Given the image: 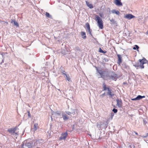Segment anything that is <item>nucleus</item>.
Returning a JSON list of instances; mask_svg holds the SVG:
<instances>
[{
    "instance_id": "obj_28",
    "label": "nucleus",
    "mask_w": 148,
    "mask_h": 148,
    "mask_svg": "<svg viewBox=\"0 0 148 148\" xmlns=\"http://www.w3.org/2000/svg\"><path fill=\"white\" fill-rule=\"evenodd\" d=\"M115 13L117 15H119L120 14V12L118 11H116V12H115Z\"/></svg>"
},
{
    "instance_id": "obj_20",
    "label": "nucleus",
    "mask_w": 148,
    "mask_h": 148,
    "mask_svg": "<svg viewBox=\"0 0 148 148\" xmlns=\"http://www.w3.org/2000/svg\"><path fill=\"white\" fill-rule=\"evenodd\" d=\"M63 74L64 75H66V79L69 82L71 80V79H70V77L69 76V75H68V76L66 75L65 73H63Z\"/></svg>"
},
{
    "instance_id": "obj_18",
    "label": "nucleus",
    "mask_w": 148,
    "mask_h": 148,
    "mask_svg": "<svg viewBox=\"0 0 148 148\" xmlns=\"http://www.w3.org/2000/svg\"><path fill=\"white\" fill-rule=\"evenodd\" d=\"M67 112L66 113L68 115L71 116L74 115L75 114V112Z\"/></svg>"
},
{
    "instance_id": "obj_6",
    "label": "nucleus",
    "mask_w": 148,
    "mask_h": 148,
    "mask_svg": "<svg viewBox=\"0 0 148 148\" xmlns=\"http://www.w3.org/2000/svg\"><path fill=\"white\" fill-rule=\"evenodd\" d=\"M97 71L98 73H99L100 75L101 76V77L104 78V77L105 76V73H106V71H103L101 69H97Z\"/></svg>"
},
{
    "instance_id": "obj_27",
    "label": "nucleus",
    "mask_w": 148,
    "mask_h": 148,
    "mask_svg": "<svg viewBox=\"0 0 148 148\" xmlns=\"http://www.w3.org/2000/svg\"><path fill=\"white\" fill-rule=\"evenodd\" d=\"M99 52L100 53H105V52H104V51L103 50H102L101 49V48H99Z\"/></svg>"
},
{
    "instance_id": "obj_2",
    "label": "nucleus",
    "mask_w": 148,
    "mask_h": 148,
    "mask_svg": "<svg viewBox=\"0 0 148 148\" xmlns=\"http://www.w3.org/2000/svg\"><path fill=\"white\" fill-rule=\"evenodd\" d=\"M95 20L97 22L99 28L102 29L103 28V24L102 19L99 16L96 15Z\"/></svg>"
},
{
    "instance_id": "obj_40",
    "label": "nucleus",
    "mask_w": 148,
    "mask_h": 148,
    "mask_svg": "<svg viewBox=\"0 0 148 148\" xmlns=\"http://www.w3.org/2000/svg\"><path fill=\"white\" fill-rule=\"evenodd\" d=\"M105 93H103L102 95H104Z\"/></svg>"
},
{
    "instance_id": "obj_29",
    "label": "nucleus",
    "mask_w": 148,
    "mask_h": 148,
    "mask_svg": "<svg viewBox=\"0 0 148 148\" xmlns=\"http://www.w3.org/2000/svg\"><path fill=\"white\" fill-rule=\"evenodd\" d=\"M88 31L89 34H90V35H92V34H91V30L90 29L88 30Z\"/></svg>"
},
{
    "instance_id": "obj_1",
    "label": "nucleus",
    "mask_w": 148,
    "mask_h": 148,
    "mask_svg": "<svg viewBox=\"0 0 148 148\" xmlns=\"http://www.w3.org/2000/svg\"><path fill=\"white\" fill-rule=\"evenodd\" d=\"M102 87L103 89V90H107V95L109 96L110 97H112L114 96V94L113 93L112 90L110 89L109 87H107V85L105 82H103L102 84Z\"/></svg>"
},
{
    "instance_id": "obj_15",
    "label": "nucleus",
    "mask_w": 148,
    "mask_h": 148,
    "mask_svg": "<svg viewBox=\"0 0 148 148\" xmlns=\"http://www.w3.org/2000/svg\"><path fill=\"white\" fill-rule=\"evenodd\" d=\"M81 34L82 36V38L84 39H85L86 38V33L85 32H81Z\"/></svg>"
},
{
    "instance_id": "obj_4",
    "label": "nucleus",
    "mask_w": 148,
    "mask_h": 148,
    "mask_svg": "<svg viewBox=\"0 0 148 148\" xmlns=\"http://www.w3.org/2000/svg\"><path fill=\"white\" fill-rule=\"evenodd\" d=\"M37 140H34L32 142V143H27L26 144V145L29 148H31L34 145L35 146L37 144Z\"/></svg>"
},
{
    "instance_id": "obj_13",
    "label": "nucleus",
    "mask_w": 148,
    "mask_h": 148,
    "mask_svg": "<svg viewBox=\"0 0 148 148\" xmlns=\"http://www.w3.org/2000/svg\"><path fill=\"white\" fill-rule=\"evenodd\" d=\"M117 56H118V64H119V65H120L121 64V63L122 61V57L121 56L119 55V54H117Z\"/></svg>"
},
{
    "instance_id": "obj_35",
    "label": "nucleus",
    "mask_w": 148,
    "mask_h": 148,
    "mask_svg": "<svg viewBox=\"0 0 148 148\" xmlns=\"http://www.w3.org/2000/svg\"><path fill=\"white\" fill-rule=\"evenodd\" d=\"M134 132V133H135L137 135H138V134L136 132H135V131Z\"/></svg>"
},
{
    "instance_id": "obj_39",
    "label": "nucleus",
    "mask_w": 148,
    "mask_h": 148,
    "mask_svg": "<svg viewBox=\"0 0 148 148\" xmlns=\"http://www.w3.org/2000/svg\"><path fill=\"white\" fill-rule=\"evenodd\" d=\"M3 21H0V22H2Z\"/></svg>"
},
{
    "instance_id": "obj_24",
    "label": "nucleus",
    "mask_w": 148,
    "mask_h": 148,
    "mask_svg": "<svg viewBox=\"0 0 148 148\" xmlns=\"http://www.w3.org/2000/svg\"><path fill=\"white\" fill-rule=\"evenodd\" d=\"M13 134L14 136H16V138H17V136L18 135V132H15Z\"/></svg>"
},
{
    "instance_id": "obj_5",
    "label": "nucleus",
    "mask_w": 148,
    "mask_h": 148,
    "mask_svg": "<svg viewBox=\"0 0 148 148\" xmlns=\"http://www.w3.org/2000/svg\"><path fill=\"white\" fill-rule=\"evenodd\" d=\"M67 135L68 133L67 132L62 133L61 134V136L59 138V140H65L67 137Z\"/></svg>"
},
{
    "instance_id": "obj_9",
    "label": "nucleus",
    "mask_w": 148,
    "mask_h": 148,
    "mask_svg": "<svg viewBox=\"0 0 148 148\" xmlns=\"http://www.w3.org/2000/svg\"><path fill=\"white\" fill-rule=\"evenodd\" d=\"M145 97V96H141L140 95H138L137 97H136V98L134 99H132V100H139L143 98H144Z\"/></svg>"
},
{
    "instance_id": "obj_12",
    "label": "nucleus",
    "mask_w": 148,
    "mask_h": 148,
    "mask_svg": "<svg viewBox=\"0 0 148 148\" xmlns=\"http://www.w3.org/2000/svg\"><path fill=\"white\" fill-rule=\"evenodd\" d=\"M17 128H11L10 129H9L8 130V131L10 133L13 134L15 132H16Z\"/></svg>"
},
{
    "instance_id": "obj_21",
    "label": "nucleus",
    "mask_w": 148,
    "mask_h": 148,
    "mask_svg": "<svg viewBox=\"0 0 148 148\" xmlns=\"http://www.w3.org/2000/svg\"><path fill=\"white\" fill-rule=\"evenodd\" d=\"M86 27L88 29V30L90 29V25H89V24L88 23H86Z\"/></svg>"
},
{
    "instance_id": "obj_37",
    "label": "nucleus",
    "mask_w": 148,
    "mask_h": 148,
    "mask_svg": "<svg viewBox=\"0 0 148 148\" xmlns=\"http://www.w3.org/2000/svg\"><path fill=\"white\" fill-rule=\"evenodd\" d=\"M146 34H148V31L146 32Z\"/></svg>"
},
{
    "instance_id": "obj_19",
    "label": "nucleus",
    "mask_w": 148,
    "mask_h": 148,
    "mask_svg": "<svg viewBox=\"0 0 148 148\" xmlns=\"http://www.w3.org/2000/svg\"><path fill=\"white\" fill-rule=\"evenodd\" d=\"M110 118H109L108 119V121H109L110 120H112L113 118V117L114 115V113L112 112L111 113Z\"/></svg>"
},
{
    "instance_id": "obj_26",
    "label": "nucleus",
    "mask_w": 148,
    "mask_h": 148,
    "mask_svg": "<svg viewBox=\"0 0 148 148\" xmlns=\"http://www.w3.org/2000/svg\"><path fill=\"white\" fill-rule=\"evenodd\" d=\"M135 47H134L133 48V49L134 50H136V48L137 49H138L139 48V47L137 45H135Z\"/></svg>"
},
{
    "instance_id": "obj_22",
    "label": "nucleus",
    "mask_w": 148,
    "mask_h": 148,
    "mask_svg": "<svg viewBox=\"0 0 148 148\" xmlns=\"http://www.w3.org/2000/svg\"><path fill=\"white\" fill-rule=\"evenodd\" d=\"M45 15L48 18H51V16L47 12H46Z\"/></svg>"
},
{
    "instance_id": "obj_36",
    "label": "nucleus",
    "mask_w": 148,
    "mask_h": 148,
    "mask_svg": "<svg viewBox=\"0 0 148 148\" xmlns=\"http://www.w3.org/2000/svg\"><path fill=\"white\" fill-rule=\"evenodd\" d=\"M5 23H6V24H8V22H5Z\"/></svg>"
},
{
    "instance_id": "obj_30",
    "label": "nucleus",
    "mask_w": 148,
    "mask_h": 148,
    "mask_svg": "<svg viewBox=\"0 0 148 148\" xmlns=\"http://www.w3.org/2000/svg\"><path fill=\"white\" fill-rule=\"evenodd\" d=\"M148 136V134L147 133L146 135H145V136L143 135V136H142V137H143V138H146V137H147Z\"/></svg>"
},
{
    "instance_id": "obj_34",
    "label": "nucleus",
    "mask_w": 148,
    "mask_h": 148,
    "mask_svg": "<svg viewBox=\"0 0 148 148\" xmlns=\"http://www.w3.org/2000/svg\"><path fill=\"white\" fill-rule=\"evenodd\" d=\"M112 111H117V110L116 109L114 108L113 109Z\"/></svg>"
},
{
    "instance_id": "obj_38",
    "label": "nucleus",
    "mask_w": 148,
    "mask_h": 148,
    "mask_svg": "<svg viewBox=\"0 0 148 148\" xmlns=\"http://www.w3.org/2000/svg\"><path fill=\"white\" fill-rule=\"evenodd\" d=\"M114 112V113H116V112Z\"/></svg>"
},
{
    "instance_id": "obj_23",
    "label": "nucleus",
    "mask_w": 148,
    "mask_h": 148,
    "mask_svg": "<svg viewBox=\"0 0 148 148\" xmlns=\"http://www.w3.org/2000/svg\"><path fill=\"white\" fill-rule=\"evenodd\" d=\"M62 117L64 120H66L68 119V118L65 115H62Z\"/></svg>"
},
{
    "instance_id": "obj_31",
    "label": "nucleus",
    "mask_w": 148,
    "mask_h": 148,
    "mask_svg": "<svg viewBox=\"0 0 148 148\" xmlns=\"http://www.w3.org/2000/svg\"><path fill=\"white\" fill-rule=\"evenodd\" d=\"M28 115L29 117H31V115L29 113V112H28Z\"/></svg>"
},
{
    "instance_id": "obj_16",
    "label": "nucleus",
    "mask_w": 148,
    "mask_h": 148,
    "mask_svg": "<svg viewBox=\"0 0 148 148\" xmlns=\"http://www.w3.org/2000/svg\"><path fill=\"white\" fill-rule=\"evenodd\" d=\"M38 124L37 123H35V124H34V127L33 128V130L34 131L36 130L38 128Z\"/></svg>"
},
{
    "instance_id": "obj_33",
    "label": "nucleus",
    "mask_w": 148,
    "mask_h": 148,
    "mask_svg": "<svg viewBox=\"0 0 148 148\" xmlns=\"http://www.w3.org/2000/svg\"><path fill=\"white\" fill-rule=\"evenodd\" d=\"M143 122H144V123L145 124H146L147 123V122L145 120H143Z\"/></svg>"
},
{
    "instance_id": "obj_14",
    "label": "nucleus",
    "mask_w": 148,
    "mask_h": 148,
    "mask_svg": "<svg viewBox=\"0 0 148 148\" xmlns=\"http://www.w3.org/2000/svg\"><path fill=\"white\" fill-rule=\"evenodd\" d=\"M86 3L87 6L90 9H92L93 8V6L92 4L90 3L89 2L87 1H86Z\"/></svg>"
},
{
    "instance_id": "obj_17",
    "label": "nucleus",
    "mask_w": 148,
    "mask_h": 148,
    "mask_svg": "<svg viewBox=\"0 0 148 148\" xmlns=\"http://www.w3.org/2000/svg\"><path fill=\"white\" fill-rule=\"evenodd\" d=\"M14 23V24L17 27H18L19 26V25L18 23L16 22L15 20H13V19L11 20V23Z\"/></svg>"
},
{
    "instance_id": "obj_3",
    "label": "nucleus",
    "mask_w": 148,
    "mask_h": 148,
    "mask_svg": "<svg viewBox=\"0 0 148 148\" xmlns=\"http://www.w3.org/2000/svg\"><path fill=\"white\" fill-rule=\"evenodd\" d=\"M146 61V59L144 58H143L142 59H140L139 60L140 63V64L139 65L138 64H136L134 65V66L136 67H139L142 69H143L144 68L143 65L146 63L145 62Z\"/></svg>"
},
{
    "instance_id": "obj_8",
    "label": "nucleus",
    "mask_w": 148,
    "mask_h": 148,
    "mask_svg": "<svg viewBox=\"0 0 148 148\" xmlns=\"http://www.w3.org/2000/svg\"><path fill=\"white\" fill-rule=\"evenodd\" d=\"M135 17L131 14H126L125 16V18L129 19H131Z\"/></svg>"
},
{
    "instance_id": "obj_11",
    "label": "nucleus",
    "mask_w": 148,
    "mask_h": 148,
    "mask_svg": "<svg viewBox=\"0 0 148 148\" xmlns=\"http://www.w3.org/2000/svg\"><path fill=\"white\" fill-rule=\"evenodd\" d=\"M114 3L117 5L122 6L123 4L119 0H114Z\"/></svg>"
},
{
    "instance_id": "obj_25",
    "label": "nucleus",
    "mask_w": 148,
    "mask_h": 148,
    "mask_svg": "<svg viewBox=\"0 0 148 148\" xmlns=\"http://www.w3.org/2000/svg\"><path fill=\"white\" fill-rule=\"evenodd\" d=\"M110 22H112L113 24H115V21L114 20L113 18L110 20Z\"/></svg>"
},
{
    "instance_id": "obj_7",
    "label": "nucleus",
    "mask_w": 148,
    "mask_h": 148,
    "mask_svg": "<svg viewBox=\"0 0 148 148\" xmlns=\"http://www.w3.org/2000/svg\"><path fill=\"white\" fill-rule=\"evenodd\" d=\"M117 75L114 73H113L111 74V77L113 80L116 81L117 79Z\"/></svg>"
},
{
    "instance_id": "obj_32",
    "label": "nucleus",
    "mask_w": 148,
    "mask_h": 148,
    "mask_svg": "<svg viewBox=\"0 0 148 148\" xmlns=\"http://www.w3.org/2000/svg\"><path fill=\"white\" fill-rule=\"evenodd\" d=\"M116 11L115 10H114L112 11V12L113 13H115V12H116Z\"/></svg>"
},
{
    "instance_id": "obj_10",
    "label": "nucleus",
    "mask_w": 148,
    "mask_h": 148,
    "mask_svg": "<svg viewBox=\"0 0 148 148\" xmlns=\"http://www.w3.org/2000/svg\"><path fill=\"white\" fill-rule=\"evenodd\" d=\"M116 101L117 102L116 106L119 107H121L122 106V101L121 100L118 99H116Z\"/></svg>"
}]
</instances>
